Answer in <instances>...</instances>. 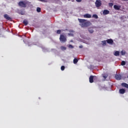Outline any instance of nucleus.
<instances>
[{
    "mask_svg": "<svg viewBox=\"0 0 128 128\" xmlns=\"http://www.w3.org/2000/svg\"><path fill=\"white\" fill-rule=\"evenodd\" d=\"M78 20L80 22V26L82 28L88 27L91 24L89 21L84 19L78 18Z\"/></svg>",
    "mask_w": 128,
    "mask_h": 128,
    "instance_id": "obj_1",
    "label": "nucleus"
},
{
    "mask_svg": "<svg viewBox=\"0 0 128 128\" xmlns=\"http://www.w3.org/2000/svg\"><path fill=\"white\" fill-rule=\"evenodd\" d=\"M30 4L28 0H24L23 1H20L18 2V6L20 8H26L27 5H29Z\"/></svg>",
    "mask_w": 128,
    "mask_h": 128,
    "instance_id": "obj_2",
    "label": "nucleus"
},
{
    "mask_svg": "<svg viewBox=\"0 0 128 128\" xmlns=\"http://www.w3.org/2000/svg\"><path fill=\"white\" fill-rule=\"evenodd\" d=\"M60 40L62 43H64L66 42L67 39L64 35L60 34Z\"/></svg>",
    "mask_w": 128,
    "mask_h": 128,
    "instance_id": "obj_3",
    "label": "nucleus"
},
{
    "mask_svg": "<svg viewBox=\"0 0 128 128\" xmlns=\"http://www.w3.org/2000/svg\"><path fill=\"white\" fill-rule=\"evenodd\" d=\"M96 79H98V77L96 76H91L89 78V82H90V83H92L94 82V80H95Z\"/></svg>",
    "mask_w": 128,
    "mask_h": 128,
    "instance_id": "obj_4",
    "label": "nucleus"
},
{
    "mask_svg": "<svg viewBox=\"0 0 128 128\" xmlns=\"http://www.w3.org/2000/svg\"><path fill=\"white\" fill-rule=\"evenodd\" d=\"M95 4L96 7L100 8L102 6V1L100 0H96Z\"/></svg>",
    "mask_w": 128,
    "mask_h": 128,
    "instance_id": "obj_5",
    "label": "nucleus"
},
{
    "mask_svg": "<svg viewBox=\"0 0 128 128\" xmlns=\"http://www.w3.org/2000/svg\"><path fill=\"white\" fill-rule=\"evenodd\" d=\"M106 42L108 44H114V41L112 38L106 40Z\"/></svg>",
    "mask_w": 128,
    "mask_h": 128,
    "instance_id": "obj_6",
    "label": "nucleus"
},
{
    "mask_svg": "<svg viewBox=\"0 0 128 128\" xmlns=\"http://www.w3.org/2000/svg\"><path fill=\"white\" fill-rule=\"evenodd\" d=\"M84 18H92V16L90 14H86L83 16Z\"/></svg>",
    "mask_w": 128,
    "mask_h": 128,
    "instance_id": "obj_7",
    "label": "nucleus"
},
{
    "mask_svg": "<svg viewBox=\"0 0 128 128\" xmlns=\"http://www.w3.org/2000/svg\"><path fill=\"white\" fill-rule=\"evenodd\" d=\"M4 18H5L6 20H12V18L10 17L7 14H4Z\"/></svg>",
    "mask_w": 128,
    "mask_h": 128,
    "instance_id": "obj_8",
    "label": "nucleus"
},
{
    "mask_svg": "<svg viewBox=\"0 0 128 128\" xmlns=\"http://www.w3.org/2000/svg\"><path fill=\"white\" fill-rule=\"evenodd\" d=\"M122 75L118 74H116L115 76V78H116V80H120V79H122Z\"/></svg>",
    "mask_w": 128,
    "mask_h": 128,
    "instance_id": "obj_9",
    "label": "nucleus"
},
{
    "mask_svg": "<svg viewBox=\"0 0 128 128\" xmlns=\"http://www.w3.org/2000/svg\"><path fill=\"white\" fill-rule=\"evenodd\" d=\"M114 8L116 10H119L120 8V6H118V5H114Z\"/></svg>",
    "mask_w": 128,
    "mask_h": 128,
    "instance_id": "obj_10",
    "label": "nucleus"
},
{
    "mask_svg": "<svg viewBox=\"0 0 128 128\" xmlns=\"http://www.w3.org/2000/svg\"><path fill=\"white\" fill-rule=\"evenodd\" d=\"M103 14L105 15H108L110 14V11L106 10H103L102 12Z\"/></svg>",
    "mask_w": 128,
    "mask_h": 128,
    "instance_id": "obj_11",
    "label": "nucleus"
},
{
    "mask_svg": "<svg viewBox=\"0 0 128 128\" xmlns=\"http://www.w3.org/2000/svg\"><path fill=\"white\" fill-rule=\"evenodd\" d=\"M119 92L120 94H123L126 92V90L124 89H120L119 90Z\"/></svg>",
    "mask_w": 128,
    "mask_h": 128,
    "instance_id": "obj_12",
    "label": "nucleus"
},
{
    "mask_svg": "<svg viewBox=\"0 0 128 128\" xmlns=\"http://www.w3.org/2000/svg\"><path fill=\"white\" fill-rule=\"evenodd\" d=\"M121 86L122 87H124V88H128V84H127L126 83H122L121 84Z\"/></svg>",
    "mask_w": 128,
    "mask_h": 128,
    "instance_id": "obj_13",
    "label": "nucleus"
},
{
    "mask_svg": "<svg viewBox=\"0 0 128 128\" xmlns=\"http://www.w3.org/2000/svg\"><path fill=\"white\" fill-rule=\"evenodd\" d=\"M114 55L116 56H120V52L119 51H115L114 53Z\"/></svg>",
    "mask_w": 128,
    "mask_h": 128,
    "instance_id": "obj_14",
    "label": "nucleus"
},
{
    "mask_svg": "<svg viewBox=\"0 0 128 128\" xmlns=\"http://www.w3.org/2000/svg\"><path fill=\"white\" fill-rule=\"evenodd\" d=\"M88 31L90 34H92L94 32V30L92 28H88Z\"/></svg>",
    "mask_w": 128,
    "mask_h": 128,
    "instance_id": "obj_15",
    "label": "nucleus"
},
{
    "mask_svg": "<svg viewBox=\"0 0 128 128\" xmlns=\"http://www.w3.org/2000/svg\"><path fill=\"white\" fill-rule=\"evenodd\" d=\"M92 18L95 19H98V16L97 14H94L92 15Z\"/></svg>",
    "mask_w": 128,
    "mask_h": 128,
    "instance_id": "obj_16",
    "label": "nucleus"
},
{
    "mask_svg": "<svg viewBox=\"0 0 128 128\" xmlns=\"http://www.w3.org/2000/svg\"><path fill=\"white\" fill-rule=\"evenodd\" d=\"M23 24H24L25 26H27L28 22L27 20H24V21H23Z\"/></svg>",
    "mask_w": 128,
    "mask_h": 128,
    "instance_id": "obj_17",
    "label": "nucleus"
},
{
    "mask_svg": "<svg viewBox=\"0 0 128 128\" xmlns=\"http://www.w3.org/2000/svg\"><path fill=\"white\" fill-rule=\"evenodd\" d=\"M120 54H121L122 56H124V55L126 54V51L122 50V51L120 52Z\"/></svg>",
    "mask_w": 128,
    "mask_h": 128,
    "instance_id": "obj_18",
    "label": "nucleus"
},
{
    "mask_svg": "<svg viewBox=\"0 0 128 128\" xmlns=\"http://www.w3.org/2000/svg\"><path fill=\"white\" fill-rule=\"evenodd\" d=\"M78 62V60L76 58L74 59V64H76Z\"/></svg>",
    "mask_w": 128,
    "mask_h": 128,
    "instance_id": "obj_19",
    "label": "nucleus"
},
{
    "mask_svg": "<svg viewBox=\"0 0 128 128\" xmlns=\"http://www.w3.org/2000/svg\"><path fill=\"white\" fill-rule=\"evenodd\" d=\"M60 50H66V46H60Z\"/></svg>",
    "mask_w": 128,
    "mask_h": 128,
    "instance_id": "obj_20",
    "label": "nucleus"
},
{
    "mask_svg": "<svg viewBox=\"0 0 128 128\" xmlns=\"http://www.w3.org/2000/svg\"><path fill=\"white\" fill-rule=\"evenodd\" d=\"M126 64V62L124 61H122L121 66H125Z\"/></svg>",
    "mask_w": 128,
    "mask_h": 128,
    "instance_id": "obj_21",
    "label": "nucleus"
},
{
    "mask_svg": "<svg viewBox=\"0 0 128 128\" xmlns=\"http://www.w3.org/2000/svg\"><path fill=\"white\" fill-rule=\"evenodd\" d=\"M106 40L102 41V44L103 46H104V45H106Z\"/></svg>",
    "mask_w": 128,
    "mask_h": 128,
    "instance_id": "obj_22",
    "label": "nucleus"
},
{
    "mask_svg": "<svg viewBox=\"0 0 128 128\" xmlns=\"http://www.w3.org/2000/svg\"><path fill=\"white\" fill-rule=\"evenodd\" d=\"M60 70H65V66H61Z\"/></svg>",
    "mask_w": 128,
    "mask_h": 128,
    "instance_id": "obj_23",
    "label": "nucleus"
},
{
    "mask_svg": "<svg viewBox=\"0 0 128 128\" xmlns=\"http://www.w3.org/2000/svg\"><path fill=\"white\" fill-rule=\"evenodd\" d=\"M108 5L109 6L112 7V6H114V4L110 2V3H109V4H108Z\"/></svg>",
    "mask_w": 128,
    "mask_h": 128,
    "instance_id": "obj_24",
    "label": "nucleus"
},
{
    "mask_svg": "<svg viewBox=\"0 0 128 128\" xmlns=\"http://www.w3.org/2000/svg\"><path fill=\"white\" fill-rule=\"evenodd\" d=\"M36 12H40V8H37Z\"/></svg>",
    "mask_w": 128,
    "mask_h": 128,
    "instance_id": "obj_25",
    "label": "nucleus"
},
{
    "mask_svg": "<svg viewBox=\"0 0 128 128\" xmlns=\"http://www.w3.org/2000/svg\"><path fill=\"white\" fill-rule=\"evenodd\" d=\"M56 33L58 34H61V30H58Z\"/></svg>",
    "mask_w": 128,
    "mask_h": 128,
    "instance_id": "obj_26",
    "label": "nucleus"
},
{
    "mask_svg": "<svg viewBox=\"0 0 128 128\" xmlns=\"http://www.w3.org/2000/svg\"><path fill=\"white\" fill-rule=\"evenodd\" d=\"M68 48L72 49L74 46L72 44H69Z\"/></svg>",
    "mask_w": 128,
    "mask_h": 128,
    "instance_id": "obj_27",
    "label": "nucleus"
},
{
    "mask_svg": "<svg viewBox=\"0 0 128 128\" xmlns=\"http://www.w3.org/2000/svg\"><path fill=\"white\" fill-rule=\"evenodd\" d=\"M108 76L106 74H104L102 76V77L104 78H108Z\"/></svg>",
    "mask_w": 128,
    "mask_h": 128,
    "instance_id": "obj_28",
    "label": "nucleus"
},
{
    "mask_svg": "<svg viewBox=\"0 0 128 128\" xmlns=\"http://www.w3.org/2000/svg\"><path fill=\"white\" fill-rule=\"evenodd\" d=\"M77 2H80L82 0H76Z\"/></svg>",
    "mask_w": 128,
    "mask_h": 128,
    "instance_id": "obj_29",
    "label": "nucleus"
},
{
    "mask_svg": "<svg viewBox=\"0 0 128 128\" xmlns=\"http://www.w3.org/2000/svg\"><path fill=\"white\" fill-rule=\"evenodd\" d=\"M83 48V46H82V45L79 46V48Z\"/></svg>",
    "mask_w": 128,
    "mask_h": 128,
    "instance_id": "obj_30",
    "label": "nucleus"
},
{
    "mask_svg": "<svg viewBox=\"0 0 128 128\" xmlns=\"http://www.w3.org/2000/svg\"><path fill=\"white\" fill-rule=\"evenodd\" d=\"M127 78H128V76H127Z\"/></svg>",
    "mask_w": 128,
    "mask_h": 128,
    "instance_id": "obj_31",
    "label": "nucleus"
}]
</instances>
